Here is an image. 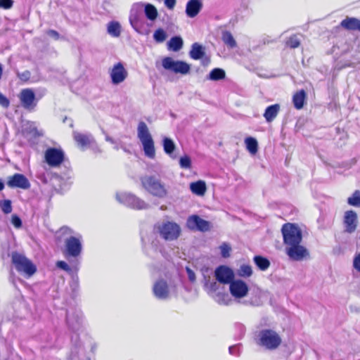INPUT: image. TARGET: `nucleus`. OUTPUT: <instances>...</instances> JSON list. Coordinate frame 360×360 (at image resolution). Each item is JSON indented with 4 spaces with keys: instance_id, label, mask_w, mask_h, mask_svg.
<instances>
[{
    "instance_id": "cd10ccee",
    "label": "nucleus",
    "mask_w": 360,
    "mask_h": 360,
    "mask_svg": "<svg viewBox=\"0 0 360 360\" xmlns=\"http://www.w3.org/2000/svg\"><path fill=\"white\" fill-rule=\"evenodd\" d=\"M183 46V39L180 37H173L167 42V48L173 51H179Z\"/></svg>"
},
{
    "instance_id": "393cba45",
    "label": "nucleus",
    "mask_w": 360,
    "mask_h": 360,
    "mask_svg": "<svg viewBox=\"0 0 360 360\" xmlns=\"http://www.w3.org/2000/svg\"><path fill=\"white\" fill-rule=\"evenodd\" d=\"M190 189L193 193L202 196L205 193L206 185L203 181H198L190 184Z\"/></svg>"
},
{
    "instance_id": "c756f323",
    "label": "nucleus",
    "mask_w": 360,
    "mask_h": 360,
    "mask_svg": "<svg viewBox=\"0 0 360 360\" xmlns=\"http://www.w3.org/2000/svg\"><path fill=\"white\" fill-rule=\"evenodd\" d=\"M226 77L225 71L221 68L213 69L207 76V79L212 81H218L224 79Z\"/></svg>"
},
{
    "instance_id": "6e6d98bb",
    "label": "nucleus",
    "mask_w": 360,
    "mask_h": 360,
    "mask_svg": "<svg viewBox=\"0 0 360 360\" xmlns=\"http://www.w3.org/2000/svg\"><path fill=\"white\" fill-rule=\"evenodd\" d=\"M152 246L155 248L156 249H158L160 252H162V245H161L160 244V242L156 240V241H153L152 242Z\"/></svg>"
},
{
    "instance_id": "f8f14e48",
    "label": "nucleus",
    "mask_w": 360,
    "mask_h": 360,
    "mask_svg": "<svg viewBox=\"0 0 360 360\" xmlns=\"http://www.w3.org/2000/svg\"><path fill=\"white\" fill-rule=\"evenodd\" d=\"M64 152L60 148H49L44 153L46 162L52 167H57L64 160Z\"/></svg>"
},
{
    "instance_id": "bf43d9fd",
    "label": "nucleus",
    "mask_w": 360,
    "mask_h": 360,
    "mask_svg": "<svg viewBox=\"0 0 360 360\" xmlns=\"http://www.w3.org/2000/svg\"><path fill=\"white\" fill-rule=\"evenodd\" d=\"M216 285H217L216 282L212 283L210 284L211 289L213 290H216Z\"/></svg>"
},
{
    "instance_id": "c9c22d12",
    "label": "nucleus",
    "mask_w": 360,
    "mask_h": 360,
    "mask_svg": "<svg viewBox=\"0 0 360 360\" xmlns=\"http://www.w3.org/2000/svg\"><path fill=\"white\" fill-rule=\"evenodd\" d=\"M252 274V267L250 265L243 264L240 266V269L238 270V274L240 277H250Z\"/></svg>"
},
{
    "instance_id": "ea45409f",
    "label": "nucleus",
    "mask_w": 360,
    "mask_h": 360,
    "mask_svg": "<svg viewBox=\"0 0 360 360\" xmlns=\"http://www.w3.org/2000/svg\"><path fill=\"white\" fill-rule=\"evenodd\" d=\"M219 249L221 251V255L223 257L226 258L230 256L231 248L227 243H223L219 246Z\"/></svg>"
},
{
    "instance_id": "c85d7f7f",
    "label": "nucleus",
    "mask_w": 360,
    "mask_h": 360,
    "mask_svg": "<svg viewBox=\"0 0 360 360\" xmlns=\"http://www.w3.org/2000/svg\"><path fill=\"white\" fill-rule=\"evenodd\" d=\"M144 13L146 18L151 21L156 20L158 15L157 8L155 6L150 4H146L144 5Z\"/></svg>"
},
{
    "instance_id": "f3484780",
    "label": "nucleus",
    "mask_w": 360,
    "mask_h": 360,
    "mask_svg": "<svg viewBox=\"0 0 360 360\" xmlns=\"http://www.w3.org/2000/svg\"><path fill=\"white\" fill-rule=\"evenodd\" d=\"M187 227L191 230H198L202 232L210 230V222L202 219L198 215L189 217L186 222Z\"/></svg>"
},
{
    "instance_id": "e433bc0d",
    "label": "nucleus",
    "mask_w": 360,
    "mask_h": 360,
    "mask_svg": "<svg viewBox=\"0 0 360 360\" xmlns=\"http://www.w3.org/2000/svg\"><path fill=\"white\" fill-rule=\"evenodd\" d=\"M153 39L158 43H162L167 39V34L163 29L159 28L155 31Z\"/></svg>"
},
{
    "instance_id": "de8ad7c7",
    "label": "nucleus",
    "mask_w": 360,
    "mask_h": 360,
    "mask_svg": "<svg viewBox=\"0 0 360 360\" xmlns=\"http://www.w3.org/2000/svg\"><path fill=\"white\" fill-rule=\"evenodd\" d=\"M13 1L12 0H0V7L9 9L13 6Z\"/></svg>"
},
{
    "instance_id": "4be33fe9",
    "label": "nucleus",
    "mask_w": 360,
    "mask_h": 360,
    "mask_svg": "<svg viewBox=\"0 0 360 360\" xmlns=\"http://www.w3.org/2000/svg\"><path fill=\"white\" fill-rule=\"evenodd\" d=\"M281 107L279 104L268 106L264 113V117L267 122H271L278 115Z\"/></svg>"
},
{
    "instance_id": "79ce46f5",
    "label": "nucleus",
    "mask_w": 360,
    "mask_h": 360,
    "mask_svg": "<svg viewBox=\"0 0 360 360\" xmlns=\"http://www.w3.org/2000/svg\"><path fill=\"white\" fill-rule=\"evenodd\" d=\"M180 167L183 169H190L191 167V160L188 155L181 157L179 160Z\"/></svg>"
},
{
    "instance_id": "dca6fc26",
    "label": "nucleus",
    "mask_w": 360,
    "mask_h": 360,
    "mask_svg": "<svg viewBox=\"0 0 360 360\" xmlns=\"http://www.w3.org/2000/svg\"><path fill=\"white\" fill-rule=\"evenodd\" d=\"M214 276L217 281L223 284H229L233 281L234 273L231 269L226 266H220L214 271Z\"/></svg>"
},
{
    "instance_id": "412c9836",
    "label": "nucleus",
    "mask_w": 360,
    "mask_h": 360,
    "mask_svg": "<svg viewBox=\"0 0 360 360\" xmlns=\"http://www.w3.org/2000/svg\"><path fill=\"white\" fill-rule=\"evenodd\" d=\"M203 6L202 0H189L186 6V14L189 18H195Z\"/></svg>"
},
{
    "instance_id": "c03bdc74",
    "label": "nucleus",
    "mask_w": 360,
    "mask_h": 360,
    "mask_svg": "<svg viewBox=\"0 0 360 360\" xmlns=\"http://www.w3.org/2000/svg\"><path fill=\"white\" fill-rule=\"evenodd\" d=\"M67 322L73 330L78 329L80 325V321L79 319H77L75 323L72 317L70 316L69 314L67 315Z\"/></svg>"
},
{
    "instance_id": "473e14b6",
    "label": "nucleus",
    "mask_w": 360,
    "mask_h": 360,
    "mask_svg": "<svg viewBox=\"0 0 360 360\" xmlns=\"http://www.w3.org/2000/svg\"><path fill=\"white\" fill-rule=\"evenodd\" d=\"M175 147V144L171 139L165 138L163 139L164 151L172 158H175V157L172 155V153L174 150Z\"/></svg>"
},
{
    "instance_id": "2eb2a0df",
    "label": "nucleus",
    "mask_w": 360,
    "mask_h": 360,
    "mask_svg": "<svg viewBox=\"0 0 360 360\" xmlns=\"http://www.w3.org/2000/svg\"><path fill=\"white\" fill-rule=\"evenodd\" d=\"M19 98L22 106L28 110H32L37 105L35 94L32 89H22L20 94Z\"/></svg>"
},
{
    "instance_id": "3c124183",
    "label": "nucleus",
    "mask_w": 360,
    "mask_h": 360,
    "mask_svg": "<svg viewBox=\"0 0 360 360\" xmlns=\"http://www.w3.org/2000/svg\"><path fill=\"white\" fill-rule=\"evenodd\" d=\"M130 24L133 27V28L137 32H139V30L138 29V20L135 16H133L131 15L129 18Z\"/></svg>"
},
{
    "instance_id": "a211bd4d",
    "label": "nucleus",
    "mask_w": 360,
    "mask_h": 360,
    "mask_svg": "<svg viewBox=\"0 0 360 360\" xmlns=\"http://www.w3.org/2000/svg\"><path fill=\"white\" fill-rule=\"evenodd\" d=\"M7 185L10 188H20L22 189H28L30 187L29 180L21 174H15L10 176Z\"/></svg>"
},
{
    "instance_id": "4468645a",
    "label": "nucleus",
    "mask_w": 360,
    "mask_h": 360,
    "mask_svg": "<svg viewBox=\"0 0 360 360\" xmlns=\"http://www.w3.org/2000/svg\"><path fill=\"white\" fill-rule=\"evenodd\" d=\"M285 252L294 261H301L309 256L307 249L300 243L285 247Z\"/></svg>"
},
{
    "instance_id": "ddd939ff",
    "label": "nucleus",
    "mask_w": 360,
    "mask_h": 360,
    "mask_svg": "<svg viewBox=\"0 0 360 360\" xmlns=\"http://www.w3.org/2000/svg\"><path fill=\"white\" fill-rule=\"evenodd\" d=\"M111 82L114 85L122 83L128 77V72L120 62L115 63L109 71Z\"/></svg>"
},
{
    "instance_id": "b1692460",
    "label": "nucleus",
    "mask_w": 360,
    "mask_h": 360,
    "mask_svg": "<svg viewBox=\"0 0 360 360\" xmlns=\"http://www.w3.org/2000/svg\"><path fill=\"white\" fill-rule=\"evenodd\" d=\"M205 55V51L202 46L199 44L198 43H194L191 49L189 52V56L192 59L199 60L202 58Z\"/></svg>"
},
{
    "instance_id": "7c9ffc66",
    "label": "nucleus",
    "mask_w": 360,
    "mask_h": 360,
    "mask_svg": "<svg viewBox=\"0 0 360 360\" xmlns=\"http://www.w3.org/2000/svg\"><path fill=\"white\" fill-rule=\"evenodd\" d=\"M222 41L223 42L231 49L236 48L237 46L236 41L233 37L232 34L229 31H225L222 33Z\"/></svg>"
},
{
    "instance_id": "4c0bfd02",
    "label": "nucleus",
    "mask_w": 360,
    "mask_h": 360,
    "mask_svg": "<svg viewBox=\"0 0 360 360\" xmlns=\"http://www.w3.org/2000/svg\"><path fill=\"white\" fill-rule=\"evenodd\" d=\"M214 300L219 304L229 305L231 303V300L228 295L218 294L215 296Z\"/></svg>"
},
{
    "instance_id": "8fccbe9b",
    "label": "nucleus",
    "mask_w": 360,
    "mask_h": 360,
    "mask_svg": "<svg viewBox=\"0 0 360 360\" xmlns=\"http://www.w3.org/2000/svg\"><path fill=\"white\" fill-rule=\"evenodd\" d=\"M56 266H57V267H58V268H60V269H63L64 271H70V266L64 261H58V262H57Z\"/></svg>"
},
{
    "instance_id": "09e8293b",
    "label": "nucleus",
    "mask_w": 360,
    "mask_h": 360,
    "mask_svg": "<svg viewBox=\"0 0 360 360\" xmlns=\"http://www.w3.org/2000/svg\"><path fill=\"white\" fill-rule=\"evenodd\" d=\"M353 266L356 271L360 272V253L357 254L354 258Z\"/></svg>"
},
{
    "instance_id": "aec40b11",
    "label": "nucleus",
    "mask_w": 360,
    "mask_h": 360,
    "mask_svg": "<svg viewBox=\"0 0 360 360\" xmlns=\"http://www.w3.org/2000/svg\"><path fill=\"white\" fill-rule=\"evenodd\" d=\"M344 224L345 231L348 233L354 232L357 226V215L354 211L349 210L345 213Z\"/></svg>"
},
{
    "instance_id": "603ef678",
    "label": "nucleus",
    "mask_w": 360,
    "mask_h": 360,
    "mask_svg": "<svg viewBox=\"0 0 360 360\" xmlns=\"http://www.w3.org/2000/svg\"><path fill=\"white\" fill-rule=\"evenodd\" d=\"M176 3V0H165V6L169 10H173Z\"/></svg>"
},
{
    "instance_id": "f704fd0d",
    "label": "nucleus",
    "mask_w": 360,
    "mask_h": 360,
    "mask_svg": "<svg viewBox=\"0 0 360 360\" xmlns=\"http://www.w3.org/2000/svg\"><path fill=\"white\" fill-rule=\"evenodd\" d=\"M349 205L360 207V191H355L352 195L347 199Z\"/></svg>"
},
{
    "instance_id": "72a5a7b5",
    "label": "nucleus",
    "mask_w": 360,
    "mask_h": 360,
    "mask_svg": "<svg viewBox=\"0 0 360 360\" xmlns=\"http://www.w3.org/2000/svg\"><path fill=\"white\" fill-rule=\"evenodd\" d=\"M254 261L256 265L262 271L267 269L270 265L269 261L261 256H255Z\"/></svg>"
},
{
    "instance_id": "2f4dec72",
    "label": "nucleus",
    "mask_w": 360,
    "mask_h": 360,
    "mask_svg": "<svg viewBox=\"0 0 360 360\" xmlns=\"http://www.w3.org/2000/svg\"><path fill=\"white\" fill-rule=\"evenodd\" d=\"M245 143L247 150L252 155H255L258 150L257 141L252 137H248L245 139Z\"/></svg>"
},
{
    "instance_id": "423d86ee",
    "label": "nucleus",
    "mask_w": 360,
    "mask_h": 360,
    "mask_svg": "<svg viewBox=\"0 0 360 360\" xmlns=\"http://www.w3.org/2000/svg\"><path fill=\"white\" fill-rule=\"evenodd\" d=\"M12 262L18 272L27 277L32 276L37 271L32 261L20 253L13 252Z\"/></svg>"
},
{
    "instance_id": "f257e3e1",
    "label": "nucleus",
    "mask_w": 360,
    "mask_h": 360,
    "mask_svg": "<svg viewBox=\"0 0 360 360\" xmlns=\"http://www.w3.org/2000/svg\"><path fill=\"white\" fill-rule=\"evenodd\" d=\"M74 233V231L68 226L61 227L58 231V236L64 240L63 254L66 258H76L82 250V237L79 233Z\"/></svg>"
},
{
    "instance_id": "a19ab883",
    "label": "nucleus",
    "mask_w": 360,
    "mask_h": 360,
    "mask_svg": "<svg viewBox=\"0 0 360 360\" xmlns=\"http://www.w3.org/2000/svg\"><path fill=\"white\" fill-rule=\"evenodd\" d=\"M286 44L292 49L297 48L300 44V39L297 36L294 35L290 37L286 41Z\"/></svg>"
},
{
    "instance_id": "5fc2aeb1",
    "label": "nucleus",
    "mask_w": 360,
    "mask_h": 360,
    "mask_svg": "<svg viewBox=\"0 0 360 360\" xmlns=\"http://www.w3.org/2000/svg\"><path fill=\"white\" fill-rule=\"evenodd\" d=\"M46 34L51 37H53L55 39H58L59 37H60V34L58 32H56V30H49L47 31Z\"/></svg>"
},
{
    "instance_id": "5701e85b",
    "label": "nucleus",
    "mask_w": 360,
    "mask_h": 360,
    "mask_svg": "<svg viewBox=\"0 0 360 360\" xmlns=\"http://www.w3.org/2000/svg\"><path fill=\"white\" fill-rule=\"evenodd\" d=\"M341 25L347 30L360 31V20L355 18H345L341 22Z\"/></svg>"
},
{
    "instance_id": "f03ea898",
    "label": "nucleus",
    "mask_w": 360,
    "mask_h": 360,
    "mask_svg": "<svg viewBox=\"0 0 360 360\" xmlns=\"http://www.w3.org/2000/svg\"><path fill=\"white\" fill-rule=\"evenodd\" d=\"M153 231L165 241L176 240L181 236V229L173 221L163 220L154 225Z\"/></svg>"
},
{
    "instance_id": "9d476101",
    "label": "nucleus",
    "mask_w": 360,
    "mask_h": 360,
    "mask_svg": "<svg viewBox=\"0 0 360 360\" xmlns=\"http://www.w3.org/2000/svg\"><path fill=\"white\" fill-rule=\"evenodd\" d=\"M249 286L244 281L237 278L230 283L229 292L235 300H240L246 297L249 292Z\"/></svg>"
},
{
    "instance_id": "13d9d810",
    "label": "nucleus",
    "mask_w": 360,
    "mask_h": 360,
    "mask_svg": "<svg viewBox=\"0 0 360 360\" xmlns=\"http://www.w3.org/2000/svg\"><path fill=\"white\" fill-rule=\"evenodd\" d=\"M105 140L106 141H108L111 143H115V141L113 140V139H112L110 136H109L108 135H106L105 136Z\"/></svg>"
},
{
    "instance_id": "6ab92c4d",
    "label": "nucleus",
    "mask_w": 360,
    "mask_h": 360,
    "mask_svg": "<svg viewBox=\"0 0 360 360\" xmlns=\"http://www.w3.org/2000/svg\"><path fill=\"white\" fill-rule=\"evenodd\" d=\"M73 138L78 146L82 150H85L95 143V140L90 134H82L80 132L74 131Z\"/></svg>"
},
{
    "instance_id": "9b49d317",
    "label": "nucleus",
    "mask_w": 360,
    "mask_h": 360,
    "mask_svg": "<svg viewBox=\"0 0 360 360\" xmlns=\"http://www.w3.org/2000/svg\"><path fill=\"white\" fill-rule=\"evenodd\" d=\"M153 292L157 299L167 300L172 297L173 290L172 288L167 284L166 281L164 279H159L153 284Z\"/></svg>"
},
{
    "instance_id": "0eeeda50",
    "label": "nucleus",
    "mask_w": 360,
    "mask_h": 360,
    "mask_svg": "<svg viewBox=\"0 0 360 360\" xmlns=\"http://www.w3.org/2000/svg\"><path fill=\"white\" fill-rule=\"evenodd\" d=\"M281 232L285 247L291 245H296L302 242V231L300 229L294 224H285L282 226Z\"/></svg>"
},
{
    "instance_id": "39448f33",
    "label": "nucleus",
    "mask_w": 360,
    "mask_h": 360,
    "mask_svg": "<svg viewBox=\"0 0 360 360\" xmlns=\"http://www.w3.org/2000/svg\"><path fill=\"white\" fill-rule=\"evenodd\" d=\"M281 343V338L275 331L271 329H264L258 334L257 344L269 350L278 347Z\"/></svg>"
},
{
    "instance_id": "a18cd8bd",
    "label": "nucleus",
    "mask_w": 360,
    "mask_h": 360,
    "mask_svg": "<svg viewBox=\"0 0 360 360\" xmlns=\"http://www.w3.org/2000/svg\"><path fill=\"white\" fill-rule=\"evenodd\" d=\"M18 77L22 82H27L30 79L31 73L28 70H25L22 72H17Z\"/></svg>"
},
{
    "instance_id": "4d7b16f0",
    "label": "nucleus",
    "mask_w": 360,
    "mask_h": 360,
    "mask_svg": "<svg viewBox=\"0 0 360 360\" xmlns=\"http://www.w3.org/2000/svg\"><path fill=\"white\" fill-rule=\"evenodd\" d=\"M229 352L231 354L236 355L238 354V347L237 346H231L229 347Z\"/></svg>"
},
{
    "instance_id": "58836bf2",
    "label": "nucleus",
    "mask_w": 360,
    "mask_h": 360,
    "mask_svg": "<svg viewBox=\"0 0 360 360\" xmlns=\"http://www.w3.org/2000/svg\"><path fill=\"white\" fill-rule=\"evenodd\" d=\"M0 208L5 214H9L12 212L11 201L10 200H4L0 201Z\"/></svg>"
},
{
    "instance_id": "6e6552de",
    "label": "nucleus",
    "mask_w": 360,
    "mask_h": 360,
    "mask_svg": "<svg viewBox=\"0 0 360 360\" xmlns=\"http://www.w3.org/2000/svg\"><path fill=\"white\" fill-rule=\"evenodd\" d=\"M116 200L121 204L136 210L148 209L149 205L142 199L127 192L116 193Z\"/></svg>"
},
{
    "instance_id": "680f3d73",
    "label": "nucleus",
    "mask_w": 360,
    "mask_h": 360,
    "mask_svg": "<svg viewBox=\"0 0 360 360\" xmlns=\"http://www.w3.org/2000/svg\"><path fill=\"white\" fill-rule=\"evenodd\" d=\"M115 148L116 150H118V149H119V148H118V146H115Z\"/></svg>"
},
{
    "instance_id": "864d4df0",
    "label": "nucleus",
    "mask_w": 360,
    "mask_h": 360,
    "mask_svg": "<svg viewBox=\"0 0 360 360\" xmlns=\"http://www.w3.org/2000/svg\"><path fill=\"white\" fill-rule=\"evenodd\" d=\"M186 272L188 274V279L192 282L195 281V275L194 271L193 270H191L189 267H186Z\"/></svg>"
},
{
    "instance_id": "1a4fd4ad",
    "label": "nucleus",
    "mask_w": 360,
    "mask_h": 360,
    "mask_svg": "<svg viewBox=\"0 0 360 360\" xmlns=\"http://www.w3.org/2000/svg\"><path fill=\"white\" fill-rule=\"evenodd\" d=\"M162 65L166 70L175 74L187 75L191 71V65L183 60H176L171 57H165L162 60Z\"/></svg>"
},
{
    "instance_id": "49530a36",
    "label": "nucleus",
    "mask_w": 360,
    "mask_h": 360,
    "mask_svg": "<svg viewBox=\"0 0 360 360\" xmlns=\"http://www.w3.org/2000/svg\"><path fill=\"white\" fill-rule=\"evenodd\" d=\"M11 223L17 229H20L22 226V221L16 214L12 215Z\"/></svg>"
},
{
    "instance_id": "bb28decb",
    "label": "nucleus",
    "mask_w": 360,
    "mask_h": 360,
    "mask_svg": "<svg viewBox=\"0 0 360 360\" xmlns=\"http://www.w3.org/2000/svg\"><path fill=\"white\" fill-rule=\"evenodd\" d=\"M108 34L113 37H119L121 34V25L117 21H110L107 25Z\"/></svg>"
},
{
    "instance_id": "7ed1b4c3",
    "label": "nucleus",
    "mask_w": 360,
    "mask_h": 360,
    "mask_svg": "<svg viewBox=\"0 0 360 360\" xmlns=\"http://www.w3.org/2000/svg\"><path fill=\"white\" fill-rule=\"evenodd\" d=\"M137 137L142 144L146 157L153 159L155 156L154 141L147 124L141 121L137 126Z\"/></svg>"
},
{
    "instance_id": "37998d69",
    "label": "nucleus",
    "mask_w": 360,
    "mask_h": 360,
    "mask_svg": "<svg viewBox=\"0 0 360 360\" xmlns=\"http://www.w3.org/2000/svg\"><path fill=\"white\" fill-rule=\"evenodd\" d=\"M260 294L261 292L259 290H257L255 295L250 298V301L248 302V304L253 306L260 305L262 303L260 299Z\"/></svg>"
},
{
    "instance_id": "20e7f679",
    "label": "nucleus",
    "mask_w": 360,
    "mask_h": 360,
    "mask_svg": "<svg viewBox=\"0 0 360 360\" xmlns=\"http://www.w3.org/2000/svg\"><path fill=\"white\" fill-rule=\"evenodd\" d=\"M143 187L151 195L163 198L167 196V191L165 184L153 176H146L141 179Z\"/></svg>"
},
{
    "instance_id": "a878e982",
    "label": "nucleus",
    "mask_w": 360,
    "mask_h": 360,
    "mask_svg": "<svg viewBox=\"0 0 360 360\" xmlns=\"http://www.w3.org/2000/svg\"><path fill=\"white\" fill-rule=\"evenodd\" d=\"M305 98L306 94L304 90H300L294 94L292 97V102L296 109L300 110L303 108Z\"/></svg>"
},
{
    "instance_id": "052dcab7",
    "label": "nucleus",
    "mask_w": 360,
    "mask_h": 360,
    "mask_svg": "<svg viewBox=\"0 0 360 360\" xmlns=\"http://www.w3.org/2000/svg\"><path fill=\"white\" fill-rule=\"evenodd\" d=\"M4 188V184L3 181H0V191Z\"/></svg>"
}]
</instances>
